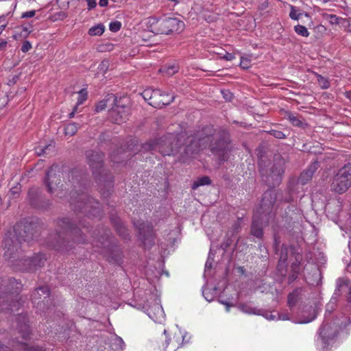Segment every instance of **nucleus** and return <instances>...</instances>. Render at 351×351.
<instances>
[{"label": "nucleus", "mask_w": 351, "mask_h": 351, "mask_svg": "<svg viewBox=\"0 0 351 351\" xmlns=\"http://www.w3.org/2000/svg\"><path fill=\"white\" fill-rule=\"evenodd\" d=\"M121 23L119 21L111 22L109 25L110 30L113 32H118L121 29Z\"/></svg>", "instance_id": "48"}, {"label": "nucleus", "mask_w": 351, "mask_h": 351, "mask_svg": "<svg viewBox=\"0 0 351 351\" xmlns=\"http://www.w3.org/2000/svg\"><path fill=\"white\" fill-rule=\"evenodd\" d=\"M134 225L139 232L140 239L145 247H150L154 243V234L152 226L147 222L134 221Z\"/></svg>", "instance_id": "17"}, {"label": "nucleus", "mask_w": 351, "mask_h": 351, "mask_svg": "<svg viewBox=\"0 0 351 351\" xmlns=\"http://www.w3.org/2000/svg\"><path fill=\"white\" fill-rule=\"evenodd\" d=\"M23 348L25 351H45L38 347L36 348L28 346L27 344H24Z\"/></svg>", "instance_id": "58"}, {"label": "nucleus", "mask_w": 351, "mask_h": 351, "mask_svg": "<svg viewBox=\"0 0 351 351\" xmlns=\"http://www.w3.org/2000/svg\"><path fill=\"white\" fill-rule=\"evenodd\" d=\"M143 99L147 101V103L153 106H158L160 101H156V97H158V93L156 92V89L152 88H147L141 93Z\"/></svg>", "instance_id": "32"}, {"label": "nucleus", "mask_w": 351, "mask_h": 351, "mask_svg": "<svg viewBox=\"0 0 351 351\" xmlns=\"http://www.w3.org/2000/svg\"><path fill=\"white\" fill-rule=\"evenodd\" d=\"M109 138H110V136L108 134L102 133L101 134H100L99 139L101 142H104V141H106L107 140H108Z\"/></svg>", "instance_id": "63"}, {"label": "nucleus", "mask_w": 351, "mask_h": 351, "mask_svg": "<svg viewBox=\"0 0 351 351\" xmlns=\"http://www.w3.org/2000/svg\"><path fill=\"white\" fill-rule=\"evenodd\" d=\"M351 285L350 281L346 278H339L336 280V289L333 293V295H336L337 298H339L340 295L345 293L346 295L347 292L350 289V287Z\"/></svg>", "instance_id": "26"}, {"label": "nucleus", "mask_w": 351, "mask_h": 351, "mask_svg": "<svg viewBox=\"0 0 351 351\" xmlns=\"http://www.w3.org/2000/svg\"><path fill=\"white\" fill-rule=\"evenodd\" d=\"M16 321L17 323V329L21 335L23 339H27L30 336V329L28 325V318L26 314L19 313Z\"/></svg>", "instance_id": "24"}, {"label": "nucleus", "mask_w": 351, "mask_h": 351, "mask_svg": "<svg viewBox=\"0 0 351 351\" xmlns=\"http://www.w3.org/2000/svg\"><path fill=\"white\" fill-rule=\"evenodd\" d=\"M86 97H87V92H86V90L85 89H82L79 92V98H78V100H77V105L82 104L86 99Z\"/></svg>", "instance_id": "49"}, {"label": "nucleus", "mask_w": 351, "mask_h": 351, "mask_svg": "<svg viewBox=\"0 0 351 351\" xmlns=\"http://www.w3.org/2000/svg\"><path fill=\"white\" fill-rule=\"evenodd\" d=\"M118 154L119 151H114L110 154V158L112 162L118 163L124 160V157H119L118 156Z\"/></svg>", "instance_id": "51"}, {"label": "nucleus", "mask_w": 351, "mask_h": 351, "mask_svg": "<svg viewBox=\"0 0 351 351\" xmlns=\"http://www.w3.org/2000/svg\"><path fill=\"white\" fill-rule=\"evenodd\" d=\"M302 288H297L288 295L287 304L291 311H293V308L302 299Z\"/></svg>", "instance_id": "29"}, {"label": "nucleus", "mask_w": 351, "mask_h": 351, "mask_svg": "<svg viewBox=\"0 0 351 351\" xmlns=\"http://www.w3.org/2000/svg\"><path fill=\"white\" fill-rule=\"evenodd\" d=\"M318 164L317 162L312 163L309 167L303 172L298 178V183L302 185L306 184L309 180H311L313 173L317 170Z\"/></svg>", "instance_id": "27"}, {"label": "nucleus", "mask_w": 351, "mask_h": 351, "mask_svg": "<svg viewBox=\"0 0 351 351\" xmlns=\"http://www.w3.org/2000/svg\"><path fill=\"white\" fill-rule=\"evenodd\" d=\"M156 92H157L158 95L156 101H160V104L158 106H153L154 108H161L164 106L169 105L174 100V97H169L168 94L162 92L159 89H156Z\"/></svg>", "instance_id": "34"}, {"label": "nucleus", "mask_w": 351, "mask_h": 351, "mask_svg": "<svg viewBox=\"0 0 351 351\" xmlns=\"http://www.w3.org/2000/svg\"><path fill=\"white\" fill-rule=\"evenodd\" d=\"M317 80H318V82H319L320 86L322 88L326 89L330 86V83H329L328 80L327 79H326L325 77H324L323 76H322L320 75H317Z\"/></svg>", "instance_id": "45"}, {"label": "nucleus", "mask_w": 351, "mask_h": 351, "mask_svg": "<svg viewBox=\"0 0 351 351\" xmlns=\"http://www.w3.org/2000/svg\"><path fill=\"white\" fill-rule=\"evenodd\" d=\"M160 71L165 73L166 75L170 76L174 75L178 71V67L175 65H171L168 67H163L160 69Z\"/></svg>", "instance_id": "40"}, {"label": "nucleus", "mask_w": 351, "mask_h": 351, "mask_svg": "<svg viewBox=\"0 0 351 351\" xmlns=\"http://www.w3.org/2000/svg\"><path fill=\"white\" fill-rule=\"evenodd\" d=\"M23 245L33 241L37 237V226L32 221H23L16 223L12 231L8 232Z\"/></svg>", "instance_id": "10"}, {"label": "nucleus", "mask_w": 351, "mask_h": 351, "mask_svg": "<svg viewBox=\"0 0 351 351\" xmlns=\"http://www.w3.org/2000/svg\"><path fill=\"white\" fill-rule=\"evenodd\" d=\"M300 14H298L297 11L295 10L294 7H291V12L289 13V16L291 19L293 20H298L299 19Z\"/></svg>", "instance_id": "56"}, {"label": "nucleus", "mask_w": 351, "mask_h": 351, "mask_svg": "<svg viewBox=\"0 0 351 351\" xmlns=\"http://www.w3.org/2000/svg\"><path fill=\"white\" fill-rule=\"evenodd\" d=\"M157 34H171L181 33L185 27L184 23L178 18L167 17L158 21Z\"/></svg>", "instance_id": "13"}, {"label": "nucleus", "mask_w": 351, "mask_h": 351, "mask_svg": "<svg viewBox=\"0 0 351 351\" xmlns=\"http://www.w3.org/2000/svg\"><path fill=\"white\" fill-rule=\"evenodd\" d=\"M210 140V137L203 132L196 134L195 136L189 139V143L185 147L186 154L190 156L197 154L208 146Z\"/></svg>", "instance_id": "15"}, {"label": "nucleus", "mask_w": 351, "mask_h": 351, "mask_svg": "<svg viewBox=\"0 0 351 351\" xmlns=\"http://www.w3.org/2000/svg\"><path fill=\"white\" fill-rule=\"evenodd\" d=\"M88 164L93 171L100 193L108 197L113 188V178L108 170L104 167V154L102 152L88 150L86 152Z\"/></svg>", "instance_id": "4"}, {"label": "nucleus", "mask_w": 351, "mask_h": 351, "mask_svg": "<svg viewBox=\"0 0 351 351\" xmlns=\"http://www.w3.org/2000/svg\"><path fill=\"white\" fill-rule=\"evenodd\" d=\"M338 298L336 295H332L330 302L326 304V311L331 313L334 310Z\"/></svg>", "instance_id": "44"}, {"label": "nucleus", "mask_w": 351, "mask_h": 351, "mask_svg": "<svg viewBox=\"0 0 351 351\" xmlns=\"http://www.w3.org/2000/svg\"><path fill=\"white\" fill-rule=\"evenodd\" d=\"M22 284L14 278L1 280L0 283V312L18 309L19 305V294Z\"/></svg>", "instance_id": "6"}, {"label": "nucleus", "mask_w": 351, "mask_h": 351, "mask_svg": "<svg viewBox=\"0 0 351 351\" xmlns=\"http://www.w3.org/2000/svg\"><path fill=\"white\" fill-rule=\"evenodd\" d=\"M211 182V180L208 176H203L195 180L192 184V189L193 190L197 189L200 186L208 185Z\"/></svg>", "instance_id": "36"}, {"label": "nucleus", "mask_w": 351, "mask_h": 351, "mask_svg": "<svg viewBox=\"0 0 351 351\" xmlns=\"http://www.w3.org/2000/svg\"><path fill=\"white\" fill-rule=\"evenodd\" d=\"M46 261L47 258L45 255L44 254L39 253L35 254L31 258L25 259L23 258L21 262H23L25 269L32 272L35 271L44 266Z\"/></svg>", "instance_id": "20"}, {"label": "nucleus", "mask_w": 351, "mask_h": 351, "mask_svg": "<svg viewBox=\"0 0 351 351\" xmlns=\"http://www.w3.org/2000/svg\"><path fill=\"white\" fill-rule=\"evenodd\" d=\"M238 308L244 313L261 315V309L253 307L247 303H241L238 304Z\"/></svg>", "instance_id": "35"}, {"label": "nucleus", "mask_w": 351, "mask_h": 351, "mask_svg": "<svg viewBox=\"0 0 351 351\" xmlns=\"http://www.w3.org/2000/svg\"><path fill=\"white\" fill-rule=\"evenodd\" d=\"M285 159L280 155H275L272 161L261 158L258 163L261 181L270 188L278 186L285 173ZM269 190L276 191L274 189Z\"/></svg>", "instance_id": "5"}, {"label": "nucleus", "mask_w": 351, "mask_h": 351, "mask_svg": "<svg viewBox=\"0 0 351 351\" xmlns=\"http://www.w3.org/2000/svg\"><path fill=\"white\" fill-rule=\"evenodd\" d=\"M302 260V256L297 254L295 256V261L291 264V271L300 272V261Z\"/></svg>", "instance_id": "43"}, {"label": "nucleus", "mask_w": 351, "mask_h": 351, "mask_svg": "<svg viewBox=\"0 0 351 351\" xmlns=\"http://www.w3.org/2000/svg\"><path fill=\"white\" fill-rule=\"evenodd\" d=\"M74 189L70 193V204L75 212H80L88 217H99L101 214L100 203L81 190L85 186V178L78 176V171L73 169L69 175Z\"/></svg>", "instance_id": "2"}, {"label": "nucleus", "mask_w": 351, "mask_h": 351, "mask_svg": "<svg viewBox=\"0 0 351 351\" xmlns=\"http://www.w3.org/2000/svg\"><path fill=\"white\" fill-rule=\"evenodd\" d=\"M351 186V164L348 163L341 168L334 176L331 183V190L342 194Z\"/></svg>", "instance_id": "12"}, {"label": "nucleus", "mask_w": 351, "mask_h": 351, "mask_svg": "<svg viewBox=\"0 0 351 351\" xmlns=\"http://www.w3.org/2000/svg\"><path fill=\"white\" fill-rule=\"evenodd\" d=\"M299 272L291 271L288 278V282L289 284L292 283L294 280H295L298 276Z\"/></svg>", "instance_id": "55"}, {"label": "nucleus", "mask_w": 351, "mask_h": 351, "mask_svg": "<svg viewBox=\"0 0 351 351\" xmlns=\"http://www.w3.org/2000/svg\"><path fill=\"white\" fill-rule=\"evenodd\" d=\"M117 101V98L114 94H108L104 99L97 104L95 106V111L99 112L108 107L112 109V107Z\"/></svg>", "instance_id": "28"}, {"label": "nucleus", "mask_w": 351, "mask_h": 351, "mask_svg": "<svg viewBox=\"0 0 351 351\" xmlns=\"http://www.w3.org/2000/svg\"><path fill=\"white\" fill-rule=\"evenodd\" d=\"M222 94L223 95V97L226 100H230L232 97V93L228 90H222Z\"/></svg>", "instance_id": "61"}, {"label": "nucleus", "mask_w": 351, "mask_h": 351, "mask_svg": "<svg viewBox=\"0 0 351 351\" xmlns=\"http://www.w3.org/2000/svg\"><path fill=\"white\" fill-rule=\"evenodd\" d=\"M277 194L274 190H267L264 193L261 205L253 216L250 227V234L253 237L261 239L263 237V227L269 223H275L276 210L274 206Z\"/></svg>", "instance_id": "3"}, {"label": "nucleus", "mask_w": 351, "mask_h": 351, "mask_svg": "<svg viewBox=\"0 0 351 351\" xmlns=\"http://www.w3.org/2000/svg\"><path fill=\"white\" fill-rule=\"evenodd\" d=\"M180 146L178 134L169 133L143 144L141 149L143 152L158 151L163 156H170L177 152Z\"/></svg>", "instance_id": "7"}, {"label": "nucleus", "mask_w": 351, "mask_h": 351, "mask_svg": "<svg viewBox=\"0 0 351 351\" xmlns=\"http://www.w3.org/2000/svg\"><path fill=\"white\" fill-rule=\"evenodd\" d=\"M19 192L17 191V188H12L10 190V198H15L18 195Z\"/></svg>", "instance_id": "62"}, {"label": "nucleus", "mask_w": 351, "mask_h": 351, "mask_svg": "<svg viewBox=\"0 0 351 351\" xmlns=\"http://www.w3.org/2000/svg\"><path fill=\"white\" fill-rule=\"evenodd\" d=\"M129 114V108L125 105H120L116 104L112 107L110 116L114 119L115 123L120 124L128 119Z\"/></svg>", "instance_id": "21"}, {"label": "nucleus", "mask_w": 351, "mask_h": 351, "mask_svg": "<svg viewBox=\"0 0 351 351\" xmlns=\"http://www.w3.org/2000/svg\"><path fill=\"white\" fill-rule=\"evenodd\" d=\"M164 311L160 305L156 304L148 309V315L154 322H160L164 317Z\"/></svg>", "instance_id": "33"}, {"label": "nucleus", "mask_w": 351, "mask_h": 351, "mask_svg": "<svg viewBox=\"0 0 351 351\" xmlns=\"http://www.w3.org/2000/svg\"><path fill=\"white\" fill-rule=\"evenodd\" d=\"M285 118L289 120L293 126L304 128L307 125V123L301 119L300 116L290 111L285 112Z\"/></svg>", "instance_id": "31"}, {"label": "nucleus", "mask_w": 351, "mask_h": 351, "mask_svg": "<svg viewBox=\"0 0 351 351\" xmlns=\"http://www.w3.org/2000/svg\"><path fill=\"white\" fill-rule=\"evenodd\" d=\"M269 134L278 139H283L286 138V135L281 131L276 130H271L269 132Z\"/></svg>", "instance_id": "46"}, {"label": "nucleus", "mask_w": 351, "mask_h": 351, "mask_svg": "<svg viewBox=\"0 0 351 351\" xmlns=\"http://www.w3.org/2000/svg\"><path fill=\"white\" fill-rule=\"evenodd\" d=\"M337 334V329L333 328L329 324H323L319 329V336L322 338L324 347L328 346L330 341H332Z\"/></svg>", "instance_id": "22"}, {"label": "nucleus", "mask_w": 351, "mask_h": 351, "mask_svg": "<svg viewBox=\"0 0 351 351\" xmlns=\"http://www.w3.org/2000/svg\"><path fill=\"white\" fill-rule=\"evenodd\" d=\"M114 343L117 345L116 348L114 349L117 351L122 350L124 347V342H123V339L119 337H116L114 339Z\"/></svg>", "instance_id": "47"}, {"label": "nucleus", "mask_w": 351, "mask_h": 351, "mask_svg": "<svg viewBox=\"0 0 351 351\" xmlns=\"http://www.w3.org/2000/svg\"><path fill=\"white\" fill-rule=\"evenodd\" d=\"M110 219L117 232L123 239H126L129 236V233L128 229L125 228L121 220L119 217H114L112 215L111 216Z\"/></svg>", "instance_id": "30"}, {"label": "nucleus", "mask_w": 351, "mask_h": 351, "mask_svg": "<svg viewBox=\"0 0 351 351\" xmlns=\"http://www.w3.org/2000/svg\"><path fill=\"white\" fill-rule=\"evenodd\" d=\"M36 14V10H30L23 12L21 15V18H32Z\"/></svg>", "instance_id": "57"}, {"label": "nucleus", "mask_w": 351, "mask_h": 351, "mask_svg": "<svg viewBox=\"0 0 351 351\" xmlns=\"http://www.w3.org/2000/svg\"><path fill=\"white\" fill-rule=\"evenodd\" d=\"M105 30V26L99 23L89 29L88 34L90 36H101Z\"/></svg>", "instance_id": "37"}, {"label": "nucleus", "mask_w": 351, "mask_h": 351, "mask_svg": "<svg viewBox=\"0 0 351 351\" xmlns=\"http://www.w3.org/2000/svg\"><path fill=\"white\" fill-rule=\"evenodd\" d=\"M232 240L230 237H226L221 244V248L226 252L227 249L231 245Z\"/></svg>", "instance_id": "50"}, {"label": "nucleus", "mask_w": 351, "mask_h": 351, "mask_svg": "<svg viewBox=\"0 0 351 351\" xmlns=\"http://www.w3.org/2000/svg\"><path fill=\"white\" fill-rule=\"evenodd\" d=\"M240 66L243 69H248L250 66V59L249 58L241 57Z\"/></svg>", "instance_id": "52"}, {"label": "nucleus", "mask_w": 351, "mask_h": 351, "mask_svg": "<svg viewBox=\"0 0 351 351\" xmlns=\"http://www.w3.org/2000/svg\"><path fill=\"white\" fill-rule=\"evenodd\" d=\"M62 171L58 165H53L46 172L44 179V183L49 193H52L60 187H62L61 184Z\"/></svg>", "instance_id": "14"}, {"label": "nucleus", "mask_w": 351, "mask_h": 351, "mask_svg": "<svg viewBox=\"0 0 351 351\" xmlns=\"http://www.w3.org/2000/svg\"><path fill=\"white\" fill-rule=\"evenodd\" d=\"M109 63L108 60H103L101 64H99V67L102 70H106L108 67Z\"/></svg>", "instance_id": "64"}, {"label": "nucleus", "mask_w": 351, "mask_h": 351, "mask_svg": "<svg viewBox=\"0 0 351 351\" xmlns=\"http://www.w3.org/2000/svg\"><path fill=\"white\" fill-rule=\"evenodd\" d=\"M86 241L82 230L73 225L69 218L57 221L56 232L49 234L45 244L49 248L64 253L71 250L75 243H84Z\"/></svg>", "instance_id": "1"}, {"label": "nucleus", "mask_w": 351, "mask_h": 351, "mask_svg": "<svg viewBox=\"0 0 351 351\" xmlns=\"http://www.w3.org/2000/svg\"><path fill=\"white\" fill-rule=\"evenodd\" d=\"M23 246L24 245L22 243L17 241L8 232L5 234L3 243L4 258L12 263L17 261L21 262L23 261L21 252L23 251L22 248Z\"/></svg>", "instance_id": "11"}, {"label": "nucleus", "mask_w": 351, "mask_h": 351, "mask_svg": "<svg viewBox=\"0 0 351 351\" xmlns=\"http://www.w3.org/2000/svg\"><path fill=\"white\" fill-rule=\"evenodd\" d=\"M78 130V124L75 123H69L64 128V133L66 136H73Z\"/></svg>", "instance_id": "38"}, {"label": "nucleus", "mask_w": 351, "mask_h": 351, "mask_svg": "<svg viewBox=\"0 0 351 351\" xmlns=\"http://www.w3.org/2000/svg\"><path fill=\"white\" fill-rule=\"evenodd\" d=\"M28 201L30 205L38 209L46 210L51 203L37 188H31L28 191Z\"/></svg>", "instance_id": "18"}, {"label": "nucleus", "mask_w": 351, "mask_h": 351, "mask_svg": "<svg viewBox=\"0 0 351 351\" xmlns=\"http://www.w3.org/2000/svg\"><path fill=\"white\" fill-rule=\"evenodd\" d=\"M275 224L272 226L274 233V248L277 254L279 255V261L278 266L284 265L288 258L289 254V247L285 245H282L280 250L278 249V245H280V241L279 237L277 235L276 230L275 228Z\"/></svg>", "instance_id": "23"}, {"label": "nucleus", "mask_w": 351, "mask_h": 351, "mask_svg": "<svg viewBox=\"0 0 351 351\" xmlns=\"http://www.w3.org/2000/svg\"><path fill=\"white\" fill-rule=\"evenodd\" d=\"M260 315L265 317L267 319L274 320L276 318V315L270 313L268 311H264L261 309V313Z\"/></svg>", "instance_id": "54"}, {"label": "nucleus", "mask_w": 351, "mask_h": 351, "mask_svg": "<svg viewBox=\"0 0 351 351\" xmlns=\"http://www.w3.org/2000/svg\"><path fill=\"white\" fill-rule=\"evenodd\" d=\"M324 17L331 25H338L341 21L344 20L335 14H326Z\"/></svg>", "instance_id": "42"}, {"label": "nucleus", "mask_w": 351, "mask_h": 351, "mask_svg": "<svg viewBox=\"0 0 351 351\" xmlns=\"http://www.w3.org/2000/svg\"><path fill=\"white\" fill-rule=\"evenodd\" d=\"M208 147L211 153L215 156L220 162L228 160L230 144V133L226 129H220L214 135L210 136Z\"/></svg>", "instance_id": "8"}, {"label": "nucleus", "mask_w": 351, "mask_h": 351, "mask_svg": "<svg viewBox=\"0 0 351 351\" xmlns=\"http://www.w3.org/2000/svg\"><path fill=\"white\" fill-rule=\"evenodd\" d=\"M165 343L162 344V348L164 351H176L182 344L184 337L180 332L175 333L173 337H169L167 335V330H164Z\"/></svg>", "instance_id": "19"}, {"label": "nucleus", "mask_w": 351, "mask_h": 351, "mask_svg": "<svg viewBox=\"0 0 351 351\" xmlns=\"http://www.w3.org/2000/svg\"><path fill=\"white\" fill-rule=\"evenodd\" d=\"M295 32L300 36L307 37L309 35V32L307 28L301 25H298L294 27Z\"/></svg>", "instance_id": "41"}, {"label": "nucleus", "mask_w": 351, "mask_h": 351, "mask_svg": "<svg viewBox=\"0 0 351 351\" xmlns=\"http://www.w3.org/2000/svg\"><path fill=\"white\" fill-rule=\"evenodd\" d=\"M44 156L49 157L55 152V143L51 141L49 143L43 145Z\"/></svg>", "instance_id": "39"}, {"label": "nucleus", "mask_w": 351, "mask_h": 351, "mask_svg": "<svg viewBox=\"0 0 351 351\" xmlns=\"http://www.w3.org/2000/svg\"><path fill=\"white\" fill-rule=\"evenodd\" d=\"M32 49V44L28 40H25L21 47V51L26 53Z\"/></svg>", "instance_id": "53"}, {"label": "nucleus", "mask_w": 351, "mask_h": 351, "mask_svg": "<svg viewBox=\"0 0 351 351\" xmlns=\"http://www.w3.org/2000/svg\"><path fill=\"white\" fill-rule=\"evenodd\" d=\"M306 309L303 308L301 311V312L302 313L308 312V316H305V315L304 314L302 315L301 319H293V311H291V313H289L288 311H285V312H282L280 313H278V319L292 320L294 323H296V324L309 323V322H312L313 320H314L317 317V306H316V305H315L314 306H306Z\"/></svg>", "instance_id": "16"}, {"label": "nucleus", "mask_w": 351, "mask_h": 351, "mask_svg": "<svg viewBox=\"0 0 351 351\" xmlns=\"http://www.w3.org/2000/svg\"><path fill=\"white\" fill-rule=\"evenodd\" d=\"M110 231L102 227L101 230H95L93 237L97 239L98 247L106 248V258L110 263L121 265L122 263V252L120 248L112 244L110 239Z\"/></svg>", "instance_id": "9"}, {"label": "nucleus", "mask_w": 351, "mask_h": 351, "mask_svg": "<svg viewBox=\"0 0 351 351\" xmlns=\"http://www.w3.org/2000/svg\"><path fill=\"white\" fill-rule=\"evenodd\" d=\"M35 152H36V155H38L39 156H44L43 145H39V146L36 147L35 148Z\"/></svg>", "instance_id": "59"}, {"label": "nucleus", "mask_w": 351, "mask_h": 351, "mask_svg": "<svg viewBox=\"0 0 351 351\" xmlns=\"http://www.w3.org/2000/svg\"><path fill=\"white\" fill-rule=\"evenodd\" d=\"M86 1L87 2L88 10L93 9L97 5L96 0H86Z\"/></svg>", "instance_id": "60"}, {"label": "nucleus", "mask_w": 351, "mask_h": 351, "mask_svg": "<svg viewBox=\"0 0 351 351\" xmlns=\"http://www.w3.org/2000/svg\"><path fill=\"white\" fill-rule=\"evenodd\" d=\"M49 287L47 286H40L33 292L31 298L32 302L41 308L42 303H44L45 300L49 298Z\"/></svg>", "instance_id": "25"}]
</instances>
